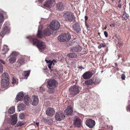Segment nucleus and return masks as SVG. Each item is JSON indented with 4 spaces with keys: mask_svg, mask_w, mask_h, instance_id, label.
I'll return each mask as SVG.
<instances>
[{
    "mask_svg": "<svg viewBox=\"0 0 130 130\" xmlns=\"http://www.w3.org/2000/svg\"><path fill=\"white\" fill-rule=\"evenodd\" d=\"M63 16L65 20L67 22H71L75 21V16L71 12H67L63 14Z\"/></svg>",
    "mask_w": 130,
    "mask_h": 130,
    "instance_id": "obj_1",
    "label": "nucleus"
},
{
    "mask_svg": "<svg viewBox=\"0 0 130 130\" xmlns=\"http://www.w3.org/2000/svg\"><path fill=\"white\" fill-rule=\"evenodd\" d=\"M71 38V36L69 33H64L58 36V39L60 41L67 42L69 41Z\"/></svg>",
    "mask_w": 130,
    "mask_h": 130,
    "instance_id": "obj_2",
    "label": "nucleus"
},
{
    "mask_svg": "<svg viewBox=\"0 0 130 130\" xmlns=\"http://www.w3.org/2000/svg\"><path fill=\"white\" fill-rule=\"evenodd\" d=\"M81 89L78 86H71L70 88V92L71 95L74 96L78 94Z\"/></svg>",
    "mask_w": 130,
    "mask_h": 130,
    "instance_id": "obj_3",
    "label": "nucleus"
},
{
    "mask_svg": "<svg viewBox=\"0 0 130 130\" xmlns=\"http://www.w3.org/2000/svg\"><path fill=\"white\" fill-rule=\"evenodd\" d=\"M51 29L53 30H58L60 28V24L58 21L56 20L53 21L50 24Z\"/></svg>",
    "mask_w": 130,
    "mask_h": 130,
    "instance_id": "obj_4",
    "label": "nucleus"
},
{
    "mask_svg": "<svg viewBox=\"0 0 130 130\" xmlns=\"http://www.w3.org/2000/svg\"><path fill=\"white\" fill-rule=\"evenodd\" d=\"M47 87L50 89H55L58 86V83L55 80L50 79L47 82Z\"/></svg>",
    "mask_w": 130,
    "mask_h": 130,
    "instance_id": "obj_5",
    "label": "nucleus"
},
{
    "mask_svg": "<svg viewBox=\"0 0 130 130\" xmlns=\"http://www.w3.org/2000/svg\"><path fill=\"white\" fill-rule=\"evenodd\" d=\"M55 4V0H47L45 1L44 6L45 7L50 8L53 7Z\"/></svg>",
    "mask_w": 130,
    "mask_h": 130,
    "instance_id": "obj_6",
    "label": "nucleus"
},
{
    "mask_svg": "<svg viewBox=\"0 0 130 130\" xmlns=\"http://www.w3.org/2000/svg\"><path fill=\"white\" fill-rule=\"evenodd\" d=\"M86 124L89 128L93 127L95 124V122L92 119H89L86 120Z\"/></svg>",
    "mask_w": 130,
    "mask_h": 130,
    "instance_id": "obj_7",
    "label": "nucleus"
},
{
    "mask_svg": "<svg viewBox=\"0 0 130 130\" xmlns=\"http://www.w3.org/2000/svg\"><path fill=\"white\" fill-rule=\"evenodd\" d=\"M65 116L63 113L58 112L56 113L55 115V118L56 119L60 121L64 119Z\"/></svg>",
    "mask_w": 130,
    "mask_h": 130,
    "instance_id": "obj_8",
    "label": "nucleus"
},
{
    "mask_svg": "<svg viewBox=\"0 0 130 130\" xmlns=\"http://www.w3.org/2000/svg\"><path fill=\"white\" fill-rule=\"evenodd\" d=\"M37 46L39 49L41 50H44L46 47L45 43L41 41L39 42Z\"/></svg>",
    "mask_w": 130,
    "mask_h": 130,
    "instance_id": "obj_9",
    "label": "nucleus"
},
{
    "mask_svg": "<svg viewBox=\"0 0 130 130\" xmlns=\"http://www.w3.org/2000/svg\"><path fill=\"white\" fill-rule=\"evenodd\" d=\"M55 111L53 108H48L46 111V113L49 116L52 117L54 114Z\"/></svg>",
    "mask_w": 130,
    "mask_h": 130,
    "instance_id": "obj_10",
    "label": "nucleus"
},
{
    "mask_svg": "<svg viewBox=\"0 0 130 130\" xmlns=\"http://www.w3.org/2000/svg\"><path fill=\"white\" fill-rule=\"evenodd\" d=\"M93 75V73L90 72H85L83 75V78L85 79H88L91 78Z\"/></svg>",
    "mask_w": 130,
    "mask_h": 130,
    "instance_id": "obj_11",
    "label": "nucleus"
},
{
    "mask_svg": "<svg viewBox=\"0 0 130 130\" xmlns=\"http://www.w3.org/2000/svg\"><path fill=\"white\" fill-rule=\"evenodd\" d=\"M82 48L79 45L75 46H73L71 48V50L73 52H79L81 51Z\"/></svg>",
    "mask_w": 130,
    "mask_h": 130,
    "instance_id": "obj_12",
    "label": "nucleus"
},
{
    "mask_svg": "<svg viewBox=\"0 0 130 130\" xmlns=\"http://www.w3.org/2000/svg\"><path fill=\"white\" fill-rule=\"evenodd\" d=\"M32 101H31L30 103L33 105H37L39 102V99L37 96H32Z\"/></svg>",
    "mask_w": 130,
    "mask_h": 130,
    "instance_id": "obj_13",
    "label": "nucleus"
},
{
    "mask_svg": "<svg viewBox=\"0 0 130 130\" xmlns=\"http://www.w3.org/2000/svg\"><path fill=\"white\" fill-rule=\"evenodd\" d=\"M56 8L59 11H62L64 9V6L62 3L59 2L56 4Z\"/></svg>",
    "mask_w": 130,
    "mask_h": 130,
    "instance_id": "obj_14",
    "label": "nucleus"
},
{
    "mask_svg": "<svg viewBox=\"0 0 130 130\" xmlns=\"http://www.w3.org/2000/svg\"><path fill=\"white\" fill-rule=\"evenodd\" d=\"M73 29L77 32H79L80 30V25L78 23H75L73 26Z\"/></svg>",
    "mask_w": 130,
    "mask_h": 130,
    "instance_id": "obj_15",
    "label": "nucleus"
},
{
    "mask_svg": "<svg viewBox=\"0 0 130 130\" xmlns=\"http://www.w3.org/2000/svg\"><path fill=\"white\" fill-rule=\"evenodd\" d=\"M2 80L9 81V76L7 73L5 72L3 74L2 77Z\"/></svg>",
    "mask_w": 130,
    "mask_h": 130,
    "instance_id": "obj_16",
    "label": "nucleus"
},
{
    "mask_svg": "<svg viewBox=\"0 0 130 130\" xmlns=\"http://www.w3.org/2000/svg\"><path fill=\"white\" fill-rule=\"evenodd\" d=\"M11 116L12 118L11 121V123L12 124L14 125L17 121V116L16 114H14Z\"/></svg>",
    "mask_w": 130,
    "mask_h": 130,
    "instance_id": "obj_17",
    "label": "nucleus"
},
{
    "mask_svg": "<svg viewBox=\"0 0 130 130\" xmlns=\"http://www.w3.org/2000/svg\"><path fill=\"white\" fill-rule=\"evenodd\" d=\"M24 103L27 105H29V103H31V99L28 95H26L24 97Z\"/></svg>",
    "mask_w": 130,
    "mask_h": 130,
    "instance_id": "obj_18",
    "label": "nucleus"
},
{
    "mask_svg": "<svg viewBox=\"0 0 130 130\" xmlns=\"http://www.w3.org/2000/svg\"><path fill=\"white\" fill-rule=\"evenodd\" d=\"M74 125L75 127H79L81 125L80 120L79 118H77L74 121Z\"/></svg>",
    "mask_w": 130,
    "mask_h": 130,
    "instance_id": "obj_19",
    "label": "nucleus"
},
{
    "mask_svg": "<svg viewBox=\"0 0 130 130\" xmlns=\"http://www.w3.org/2000/svg\"><path fill=\"white\" fill-rule=\"evenodd\" d=\"M73 111L72 107L71 106H69L65 110V114L67 115H71Z\"/></svg>",
    "mask_w": 130,
    "mask_h": 130,
    "instance_id": "obj_20",
    "label": "nucleus"
},
{
    "mask_svg": "<svg viewBox=\"0 0 130 130\" xmlns=\"http://www.w3.org/2000/svg\"><path fill=\"white\" fill-rule=\"evenodd\" d=\"M23 97V94L22 92H19L17 95L16 99L17 102L22 100Z\"/></svg>",
    "mask_w": 130,
    "mask_h": 130,
    "instance_id": "obj_21",
    "label": "nucleus"
},
{
    "mask_svg": "<svg viewBox=\"0 0 130 130\" xmlns=\"http://www.w3.org/2000/svg\"><path fill=\"white\" fill-rule=\"evenodd\" d=\"M43 28V26H42L41 25L39 26L38 33L37 35L38 37L41 38L43 37V36L41 34V30Z\"/></svg>",
    "mask_w": 130,
    "mask_h": 130,
    "instance_id": "obj_22",
    "label": "nucleus"
},
{
    "mask_svg": "<svg viewBox=\"0 0 130 130\" xmlns=\"http://www.w3.org/2000/svg\"><path fill=\"white\" fill-rule=\"evenodd\" d=\"M9 81L1 80V85L3 88H7L9 86Z\"/></svg>",
    "mask_w": 130,
    "mask_h": 130,
    "instance_id": "obj_23",
    "label": "nucleus"
},
{
    "mask_svg": "<svg viewBox=\"0 0 130 130\" xmlns=\"http://www.w3.org/2000/svg\"><path fill=\"white\" fill-rule=\"evenodd\" d=\"M43 33L44 36H49L51 34V31L49 29H46L44 30Z\"/></svg>",
    "mask_w": 130,
    "mask_h": 130,
    "instance_id": "obj_24",
    "label": "nucleus"
},
{
    "mask_svg": "<svg viewBox=\"0 0 130 130\" xmlns=\"http://www.w3.org/2000/svg\"><path fill=\"white\" fill-rule=\"evenodd\" d=\"M34 45H37L40 41L36 39H31L30 40Z\"/></svg>",
    "mask_w": 130,
    "mask_h": 130,
    "instance_id": "obj_25",
    "label": "nucleus"
},
{
    "mask_svg": "<svg viewBox=\"0 0 130 130\" xmlns=\"http://www.w3.org/2000/svg\"><path fill=\"white\" fill-rule=\"evenodd\" d=\"M45 61L47 63H48V68H49L51 70V68L53 64V65L54 64L53 63V61H52L51 60H48L46 59L45 60Z\"/></svg>",
    "mask_w": 130,
    "mask_h": 130,
    "instance_id": "obj_26",
    "label": "nucleus"
},
{
    "mask_svg": "<svg viewBox=\"0 0 130 130\" xmlns=\"http://www.w3.org/2000/svg\"><path fill=\"white\" fill-rule=\"evenodd\" d=\"M25 105L22 103L20 104L18 106V108L20 110H23L25 109Z\"/></svg>",
    "mask_w": 130,
    "mask_h": 130,
    "instance_id": "obj_27",
    "label": "nucleus"
},
{
    "mask_svg": "<svg viewBox=\"0 0 130 130\" xmlns=\"http://www.w3.org/2000/svg\"><path fill=\"white\" fill-rule=\"evenodd\" d=\"M93 80L92 79H90L85 82V84L87 85H91L93 84Z\"/></svg>",
    "mask_w": 130,
    "mask_h": 130,
    "instance_id": "obj_28",
    "label": "nucleus"
},
{
    "mask_svg": "<svg viewBox=\"0 0 130 130\" xmlns=\"http://www.w3.org/2000/svg\"><path fill=\"white\" fill-rule=\"evenodd\" d=\"M67 56L71 58H75L77 57V55L75 53H71L68 54Z\"/></svg>",
    "mask_w": 130,
    "mask_h": 130,
    "instance_id": "obj_29",
    "label": "nucleus"
},
{
    "mask_svg": "<svg viewBox=\"0 0 130 130\" xmlns=\"http://www.w3.org/2000/svg\"><path fill=\"white\" fill-rule=\"evenodd\" d=\"M10 28L6 27L4 28L3 31L4 32V34H6L9 33L10 32Z\"/></svg>",
    "mask_w": 130,
    "mask_h": 130,
    "instance_id": "obj_30",
    "label": "nucleus"
},
{
    "mask_svg": "<svg viewBox=\"0 0 130 130\" xmlns=\"http://www.w3.org/2000/svg\"><path fill=\"white\" fill-rule=\"evenodd\" d=\"M15 108L14 107H11L8 110V112L10 114H12L14 112Z\"/></svg>",
    "mask_w": 130,
    "mask_h": 130,
    "instance_id": "obj_31",
    "label": "nucleus"
},
{
    "mask_svg": "<svg viewBox=\"0 0 130 130\" xmlns=\"http://www.w3.org/2000/svg\"><path fill=\"white\" fill-rule=\"evenodd\" d=\"M128 17V14L126 13V12L124 11L123 14L122 16V19L124 20H127Z\"/></svg>",
    "mask_w": 130,
    "mask_h": 130,
    "instance_id": "obj_32",
    "label": "nucleus"
},
{
    "mask_svg": "<svg viewBox=\"0 0 130 130\" xmlns=\"http://www.w3.org/2000/svg\"><path fill=\"white\" fill-rule=\"evenodd\" d=\"M16 60V59L14 56L11 57L9 60V62L12 63L15 62Z\"/></svg>",
    "mask_w": 130,
    "mask_h": 130,
    "instance_id": "obj_33",
    "label": "nucleus"
},
{
    "mask_svg": "<svg viewBox=\"0 0 130 130\" xmlns=\"http://www.w3.org/2000/svg\"><path fill=\"white\" fill-rule=\"evenodd\" d=\"M30 71L29 70L27 71H24L23 74V75L25 77H28L30 74Z\"/></svg>",
    "mask_w": 130,
    "mask_h": 130,
    "instance_id": "obj_34",
    "label": "nucleus"
},
{
    "mask_svg": "<svg viewBox=\"0 0 130 130\" xmlns=\"http://www.w3.org/2000/svg\"><path fill=\"white\" fill-rule=\"evenodd\" d=\"M4 21V17L2 13H0V24L2 23Z\"/></svg>",
    "mask_w": 130,
    "mask_h": 130,
    "instance_id": "obj_35",
    "label": "nucleus"
},
{
    "mask_svg": "<svg viewBox=\"0 0 130 130\" xmlns=\"http://www.w3.org/2000/svg\"><path fill=\"white\" fill-rule=\"evenodd\" d=\"M106 46V44L105 43H101L99 44V45L98 46V48L100 49L102 47H105Z\"/></svg>",
    "mask_w": 130,
    "mask_h": 130,
    "instance_id": "obj_36",
    "label": "nucleus"
},
{
    "mask_svg": "<svg viewBox=\"0 0 130 130\" xmlns=\"http://www.w3.org/2000/svg\"><path fill=\"white\" fill-rule=\"evenodd\" d=\"M25 61V60L23 57H22L19 60V63L21 64H23Z\"/></svg>",
    "mask_w": 130,
    "mask_h": 130,
    "instance_id": "obj_37",
    "label": "nucleus"
},
{
    "mask_svg": "<svg viewBox=\"0 0 130 130\" xmlns=\"http://www.w3.org/2000/svg\"><path fill=\"white\" fill-rule=\"evenodd\" d=\"M7 47V45H4V48L2 50V51L3 53H2V54H5L6 52L7 51V50L5 48L6 47Z\"/></svg>",
    "mask_w": 130,
    "mask_h": 130,
    "instance_id": "obj_38",
    "label": "nucleus"
},
{
    "mask_svg": "<svg viewBox=\"0 0 130 130\" xmlns=\"http://www.w3.org/2000/svg\"><path fill=\"white\" fill-rule=\"evenodd\" d=\"M100 80L99 79H96L95 80L94 84H95L96 85L99 84L100 82Z\"/></svg>",
    "mask_w": 130,
    "mask_h": 130,
    "instance_id": "obj_39",
    "label": "nucleus"
},
{
    "mask_svg": "<svg viewBox=\"0 0 130 130\" xmlns=\"http://www.w3.org/2000/svg\"><path fill=\"white\" fill-rule=\"evenodd\" d=\"M18 55V53L16 52H13L11 54V56H16Z\"/></svg>",
    "mask_w": 130,
    "mask_h": 130,
    "instance_id": "obj_40",
    "label": "nucleus"
},
{
    "mask_svg": "<svg viewBox=\"0 0 130 130\" xmlns=\"http://www.w3.org/2000/svg\"><path fill=\"white\" fill-rule=\"evenodd\" d=\"M24 124V122L19 121V122L17 123V125L18 126H20L23 124Z\"/></svg>",
    "mask_w": 130,
    "mask_h": 130,
    "instance_id": "obj_41",
    "label": "nucleus"
},
{
    "mask_svg": "<svg viewBox=\"0 0 130 130\" xmlns=\"http://www.w3.org/2000/svg\"><path fill=\"white\" fill-rule=\"evenodd\" d=\"M19 117L21 119H23L24 117V115L23 114L21 113Z\"/></svg>",
    "mask_w": 130,
    "mask_h": 130,
    "instance_id": "obj_42",
    "label": "nucleus"
},
{
    "mask_svg": "<svg viewBox=\"0 0 130 130\" xmlns=\"http://www.w3.org/2000/svg\"><path fill=\"white\" fill-rule=\"evenodd\" d=\"M3 66L0 63V72H2L3 71Z\"/></svg>",
    "mask_w": 130,
    "mask_h": 130,
    "instance_id": "obj_43",
    "label": "nucleus"
},
{
    "mask_svg": "<svg viewBox=\"0 0 130 130\" xmlns=\"http://www.w3.org/2000/svg\"><path fill=\"white\" fill-rule=\"evenodd\" d=\"M125 75L124 74H122L121 76V78L122 79H124L125 77Z\"/></svg>",
    "mask_w": 130,
    "mask_h": 130,
    "instance_id": "obj_44",
    "label": "nucleus"
},
{
    "mask_svg": "<svg viewBox=\"0 0 130 130\" xmlns=\"http://www.w3.org/2000/svg\"><path fill=\"white\" fill-rule=\"evenodd\" d=\"M104 34L106 37H108V35L107 32L106 31H104Z\"/></svg>",
    "mask_w": 130,
    "mask_h": 130,
    "instance_id": "obj_45",
    "label": "nucleus"
},
{
    "mask_svg": "<svg viewBox=\"0 0 130 130\" xmlns=\"http://www.w3.org/2000/svg\"><path fill=\"white\" fill-rule=\"evenodd\" d=\"M39 91L41 92H43L44 91V89H43L42 87H40Z\"/></svg>",
    "mask_w": 130,
    "mask_h": 130,
    "instance_id": "obj_46",
    "label": "nucleus"
},
{
    "mask_svg": "<svg viewBox=\"0 0 130 130\" xmlns=\"http://www.w3.org/2000/svg\"><path fill=\"white\" fill-rule=\"evenodd\" d=\"M5 34H4V32L2 31L1 33H0V36H1L2 37H4V35Z\"/></svg>",
    "mask_w": 130,
    "mask_h": 130,
    "instance_id": "obj_47",
    "label": "nucleus"
},
{
    "mask_svg": "<svg viewBox=\"0 0 130 130\" xmlns=\"http://www.w3.org/2000/svg\"><path fill=\"white\" fill-rule=\"evenodd\" d=\"M12 83L13 84H14L16 83V81L14 78H13L12 79Z\"/></svg>",
    "mask_w": 130,
    "mask_h": 130,
    "instance_id": "obj_48",
    "label": "nucleus"
},
{
    "mask_svg": "<svg viewBox=\"0 0 130 130\" xmlns=\"http://www.w3.org/2000/svg\"><path fill=\"white\" fill-rule=\"evenodd\" d=\"M118 6L119 8L120 9V8H121V6H121V5L120 4H119L118 5Z\"/></svg>",
    "mask_w": 130,
    "mask_h": 130,
    "instance_id": "obj_49",
    "label": "nucleus"
},
{
    "mask_svg": "<svg viewBox=\"0 0 130 130\" xmlns=\"http://www.w3.org/2000/svg\"><path fill=\"white\" fill-rule=\"evenodd\" d=\"M85 22H86V21L88 19V17L86 16H85Z\"/></svg>",
    "mask_w": 130,
    "mask_h": 130,
    "instance_id": "obj_50",
    "label": "nucleus"
},
{
    "mask_svg": "<svg viewBox=\"0 0 130 130\" xmlns=\"http://www.w3.org/2000/svg\"><path fill=\"white\" fill-rule=\"evenodd\" d=\"M1 62L3 64L5 63V62L2 60H0Z\"/></svg>",
    "mask_w": 130,
    "mask_h": 130,
    "instance_id": "obj_51",
    "label": "nucleus"
},
{
    "mask_svg": "<svg viewBox=\"0 0 130 130\" xmlns=\"http://www.w3.org/2000/svg\"><path fill=\"white\" fill-rule=\"evenodd\" d=\"M37 126H39V123H36L35 124Z\"/></svg>",
    "mask_w": 130,
    "mask_h": 130,
    "instance_id": "obj_52",
    "label": "nucleus"
},
{
    "mask_svg": "<svg viewBox=\"0 0 130 130\" xmlns=\"http://www.w3.org/2000/svg\"><path fill=\"white\" fill-rule=\"evenodd\" d=\"M106 25L105 26V28H104V29H103V30H104H104H105L106 29Z\"/></svg>",
    "mask_w": 130,
    "mask_h": 130,
    "instance_id": "obj_53",
    "label": "nucleus"
},
{
    "mask_svg": "<svg viewBox=\"0 0 130 130\" xmlns=\"http://www.w3.org/2000/svg\"><path fill=\"white\" fill-rule=\"evenodd\" d=\"M129 9L130 10V3L129 4Z\"/></svg>",
    "mask_w": 130,
    "mask_h": 130,
    "instance_id": "obj_54",
    "label": "nucleus"
},
{
    "mask_svg": "<svg viewBox=\"0 0 130 130\" xmlns=\"http://www.w3.org/2000/svg\"><path fill=\"white\" fill-rule=\"evenodd\" d=\"M111 127V130H112V126H111L110 127Z\"/></svg>",
    "mask_w": 130,
    "mask_h": 130,
    "instance_id": "obj_55",
    "label": "nucleus"
},
{
    "mask_svg": "<svg viewBox=\"0 0 130 130\" xmlns=\"http://www.w3.org/2000/svg\"><path fill=\"white\" fill-rule=\"evenodd\" d=\"M121 2V0H119V2Z\"/></svg>",
    "mask_w": 130,
    "mask_h": 130,
    "instance_id": "obj_56",
    "label": "nucleus"
},
{
    "mask_svg": "<svg viewBox=\"0 0 130 130\" xmlns=\"http://www.w3.org/2000/svg\"><path fill=\"white\" fill-rule=\"evenodd\" d=\"M116 63H115V64H116Z\"/></svg>",
    "mask_w": 130,
    "mask_h": 130,
    "instance_id": "obj_57",
    "label": "nucleus"
}]
</instances>
